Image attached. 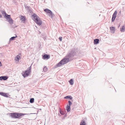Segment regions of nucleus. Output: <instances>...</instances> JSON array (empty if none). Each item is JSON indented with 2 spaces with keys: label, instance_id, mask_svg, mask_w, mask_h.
Returning <instances> with one entry per match:
<instances>
[{
  "label": "nucleus",
  "instance_id": "obj_31",
  "mask_svg": "<svg viewBox=\"0 0 125 125\" xmlns=\"http://www.w3.org/2000/svg\"><path fill=\"white\" fill-rule=\"evenodd\" d=\"M28 11L30 12H31L32 11L31 10V8L28 10Z\"/></svg>",
  "mask_w": 125,
  "mask_h": 125
},
{
  "label": "nucleus",
  "instance_id": "obj_8",
  "mask_svg": "<svg viewBox=\"0 0 125 125\" xmlns=\"http://www.w3.org/2000/svg\"><path fill=\"white\" fill-rule=\"evenodd\" d=\"M1 12L5 18H7L8 17L10 16V15L7 14L5 11L2 10L1 11Z\"/></svg>",
  "mask_w": 125,
  "mask_h": 125
},
{
  "label": "nucleus",
  "instance_id": "obj_2",
  "mask_svg": "<svg viewBox=\"0 0 125 125\" xmlns=\"http://www.w3.org/2000/svg\"><path fill=\"white\" fill-rule=\"evenodd\" d=\"M10 116L12 118L20 119L22 116L26 115L27 114L15 112L10 113Z\"/></svg>",
  "mask_w": 125,
  "mask_h": 125
},
{
  "label": "nucleus",
  "instance_id": "obj_20",
  "mask_svg": "<svg viewBox=\"0 0 125 125\" xmlns=\"http://www.w3.org/2000/svg\"><path fill=\"white\" fill-rule=\"evenodd\" d=\"M48 69L46 66H45L43 68V71L44 72H46L48 70Z\"/></svg>",
  "mask_w": 125,
  "mask_h": 125
},
{
  "label": "nucleus",
  "instance_id": "obj_36",
  "mask_svg": "<svg viewBox=\"0 0 125 125\" xmlns=\"http://www.w3.org/2000/svg\"><path fill=\"white\" fill-rule=\"evenodd\" d=\"M17 27V26H15V27Z\"/></svg>",
  "mask_w": 125,
  "mask_h": 125
},
{
  "label": "nucleus",
  "instance_id": "obj_15",
  "mask_svg": "<svg viewBox=\"0 0 125 125\" xmlns=\"http://www.w3.org/2000/svg\"><path fill=\"white\" fill-rule=\"evenodd\" d=\"M69 82L71 85H73V80L72 79H71L69 81Z\"/></svg>",
  "mask_w": 125,
  "mask_h": 125
},
{
  "label": "nucleus",
  "instance_id": "obj_11",
  "mask_svg": "<svg viewBox=\"0 0 125 125\" xmlns=\"http://www.w3.org/2000/svg\"><path fill=\"white\" fill-rule=\"evenodd\" d=\"M99 39H96L94 40V44H97L99 43Z\"/></svg>",
  "mask_w": 125,
  "mask_h": 125
},
{
  "label": "nucleus",
  "instance_id": "obj_28",
  "mask_svg": "<svg viewBox=\"0 0 125 125\" xmlns=\"http://www.w3.org/2000/svg\"><path fill=\"white\" fill-rule=\"evenodd\" d=\"M4 94V93H3L2 92H0V95H1L2 96H3Z\"/></svg>",
  "mask_w": 125,
  "mask_h": 125
},
{
  "label": "nucleus",
  "instance_id": "obj_6",
  "mask_svg": "<svg viewBox=\"0 0 125 125\" xmlns=\"http://www.w3.org/2000/svg\"><path fill=\"white\" fill-rule=\"evenodd\" d=\"M117 11L115 10L114 12L112 15V22H113L115 21L117 15Z\"/></svg>",
  "mask_w": 125,
  "mask_h": 125
},
{
  "label": "nucleus",
  "instance_id": "obj_24",
  "mask_svg": "<svg viewBox=\"0 0 125 125\" xmlns=\"http://www.w3.org/2000/svg\"><path fill=\"white\" fill-rule=\"evenodd\" d=\"M8 95H9V94H7V93H4V95H3L4 96L6 97H9L8 96Z\"/></svg>",
  "mask_w": 125,
  "mask_h": 125
},
{
  "label": "nucleus",
  "instance_id": "obj_12",
  "mask_svg": "<svg viewBox=\"0 0 125 125\" xmlns=\"http://www.w3.org/2000/svg\"><path fill=\"white\" fill-rule=\"evenodd\" d=\"M64 98L65 99H68L70 100H71L73 99L72 97L70 95L66 96L64 97Z\"/></svg>",
  "mask_w": 125,
  "mask_h": 125
},
{
  "label": "nucleus",
  "instance_id": "obj_30",
  "mask_svg": "<svg viewBox=\"0 0 125 125\" xmlns=\"http://www.w3.org/2000/svg\"><path fill=\"white\" fill-rule=\"evenodd\" d=\"M28 11L30 12H31L32 11L31 10V8L28 10Z\"/></svg>",
  "mask_w": 125,
  "mask_h": 125
},
{
  "label": "nucleus",
  "instance_id": "obj_3",
  "mask_svg": "<svg viewBox=\"0 0 125 125\" xmlns=\"http://www.w3.org/2000/svg\"><path fill=\"white\" fill-rule=\"evenodd\" d=\"M32 16L34 18V21L39 26L41 25L42 23V21L39 17L35 13H34Z\"/></svg>",
  "mask_w": 125,
  "mask_h": 125
},
{
  "label": "nucleus",
  "instance_id": "obj_17",
  "mask_svg": "<svg viewBox=\"0 0 125 125\" xmlns=\"http://www.w3.org/2000/svg\"><path fill=\"white\" fill-rule=\"evenodd\" d=\"M30 103H33L34 102V99L33 98H31L30 100Z\"/></svg>",
  "mask_w": 125,
  "mask_h": 125
},
{
  "label": "nucleus",
  "instance_id": "obj_22",
  "mask_svg": "<svg viewBox=\"0 0 125 125\" xmlns=\"http://www.w3.org/2000/svg\"><path fill=\"white\" fill-rule=\"evenodd\" d=\"M86 124L85 121H83L81 122L80 125H85Z\"/></svg>",
  "mask_w": 125,
  "mask_h": 125
},
{
  "label": "nucleus",
  "instance_id": "obj_25",
  "mask_svg": "<svg viewBox=\"0 0 125 125\" xmlns=\"http://www.w3.org/2000/svg\"><path fill=\"white\" fill-rule=\"evenodd\" d=\"M22 17L21 18V20H22V21H25L26 20V19L25 18V17L24 16H22Z\"/></svg>",
  "mask_w": 125,
  "mask_h": 125
},
{
  "label": "nucleus",
  "instance_id": "obj_4",
  "mask_svg": "<svg viewBox=\"0 0 125 125\" xmlns=\"http://www.w3.org/2000/svg\"><path fill=\"white\" fill-rule=\"evenodd\" d=\"M31 66L29 67L25 71L24 73H21L22 76L24 78L28 76L30 73L31 72Z\"/></svg>",
  "mask_w": 125,
  "mask_h": 125
},
{
  "label": "nucleus",
  "instance_id": "obj_18",
  "mask_svg": "<svg viewBox=\"0 0 125 125\" xmlns=\"http://www.w3.org/2000/svg\"><path fill=\"white\" fill-rule=\"evenodd\" d=\"M125 27L123 26L122 28L120 29V31L121 32H124L125 31Z\"/></svg>",
  "mask_w": 125,
  "mask_h": 125
},
{
  "label": "nucleus",
  "instance_id": "obj_23",
  "mask_svg": "<svg viewBox=\"0 0 125 125\" xmlns=\"http://www.w3.org/2000/svg\"><path fill=\"white\" fill-rule=\"evenodd\" d=\"M110 30L112 31H115V28L113 27H110Z\"/></svg>",
  "mask_w": 125,
  "mask_h": 125
},
{
  "label": "nucleus",
  "instance_id": "obj_21",
  "mask_svg": "<svg viewBox=\"0 0 125 125\" xmlns=\"http://www.w3.org/2000/svg\"><path fill=\"white\" fill-rule=\"evenodd\" d=\"M59 112L62 115H64L65 114V113L63 111H62L61 108H60V110H59Z\"/></svg>",
  "mask_w": 125,
  "mask_h": 125
},
{
  "label": "nucleus",
  "instance_id": "obj_34",
  "mask_svg": "<svg viewBox=\"0 0 125 125\" xmlns=\"http://www.w3.org/2000/svg\"><path fill=\"white\" fill-rule=\"evenodd\" d=\"M12 27H13V28H14V26H12Z\"/></svg>",
  "mask_w": 125,
  "mask_h": 125
},
{
  "label": "nucleus",
  "instance_id": "obj_14",
  "mask_svg": "<svg viewBox=\"0 0 125 125\" xmlns=\"http://www.w3.org/2000/svg\"><path fill=\"white\" fill-rule=\"evenodd\" d=\"M48 13L49 14V15L50 16V17H51V18H52L53 17V16L54 15V14L52 11L50 10V12L49 11Z\"/></svg>",
  "mask_w": 125,
  "mask_h": 125
},
{
  "label": "nucleus",
  "instance_id": "obj_27",
  "mask_svg": "<svg viewBox=\"0 0 125 125\" xmlns=\"http://www.w3.org/2000/svg\"><path fill=\"white\" fill-rule=\"evenodd\" d=\"M25 8L28 10H29V9L30 8V7L25 6Z\"/></svg>",
  "mask_w": 125,
  "mask_h": 125
},
{
  "label": "nucleus",
  "instance_id": "obj_33",
  "mask_svg": "<svg viewBox=\"0 0 125 125\" xmlns=\"http://www.w3.org/2000/svg\"><path fill=\"white\" fill-rule=\"evenodd\" d=\"M120 24L119 25L118 27V28H119L120 27Z\"/></svg>",
  "mask_w": 125,
  "mask_h": 125
},
{
  "label": "nucleus",
  "instance_id": "obj_13",
  "mask_svg": "<svg viewBox=\"0 0 125 125\" xmlns=\"http://www.w3.org/2000/svg\"><path fill=\"white\" fill-rule=\"evenodd\" d=\"M66 109L67 112H69L71 109L70 106V105H67V106L66 107Z\"/></svg>",
  "mask_w": 125,
  "mask_h": 125
},
{
  "label": "nucleus",
  "instance_id": "obj_26",
  "mask_svg": "<svg viewBox=\"0 0 125 125\" xmlns=\"http://www.w3.org/2000/svg\"><path fill=\"white\" fill-rule=\"evenodd\" d=\"M68 103L69 104H68V105H70V106L71 105H72V103L69 100L68 101Z\"/></svg>",
  "mask_w": 125,
  "mask_h": 125
},
{
  "label": "nucleus",
  "instance_id": "obj_35",
  "mask_svg": "<svg viewBox=\"0 0 125 125\" xmlns=\"http://www.w3.org/2000/svg\"><path fill=\"white\" fill-rule=\"evenodd\" d=\"M119 13L120 14L121 13V11H120V12H119Z\"/></svg>",
  "mask_w": 125,
  "mask_h": 125
},
{
  "label": "nucleus",
  "instance_id": "obj_7",
  "mask_svg": "<svg viewBox=\"0 0 125 125\" xmlns=\"http://www.w3.org/2000/svg\"><path fill=\"white\" fill-rule=\"evenodd\" d=\"M42 58L44 60H47L50 58V56L49 55L45 54L42 55Z\"/></svg>",
  "mask_w": 125,
  "mask_h": 125
},
{
  "label": "nucleus",
  "instance_id": "obj_29",
  "mask_svg": "<svg viewBox=\"0 0 125 125\" xmlns=\"http://www.w3.org/2000/svg\"><path fill=\"white\" fill-rule=\"evenodd\" d=\"M59 39L60 41H62V37H59Z\"/></svg>",
  "mask_w": 125,
  "mask_h": 125
},
{
  "label": "nucleus",
  "instance_id": "obj_19",
  "mask_svg": "<svg viewBox=\"0 0 125 125\" xmlns=\"http://www.w3.org/2000/svg\"><path fill=\"white\" fill-rule=\"evenodd\" d=\"M44 11L46 12L47 13H48L49 11L50 12V10L48 9H45L44 10Z\"/></svg>",
  "mask_w": 125,
  "mask_h": 125
},
{
  "label": "nucleus",
  "instance_id": "obj_10",
  "mask_svg": "<svg viewBox=\"0 0 125 125\" xmlns=\"http://www.w3.org/2000/svg\"><path fill=\"white\" fill-rule=\"evenodd\" d=\"M21 54H19L15 58V60L16 61H18L21 59Z\"/></svg>",
  "mask_w": 125,
  "mask_h": 125
},
{
  "label": "nucleus",
  "instance_id": "obj_5",
  "mask_svg": "<svg viewBox=\"0 0 125 125\" xmlns=\"http://www.w3.org/2000/svg\"><path fill=\"white\" fill-rule=\"evenodd\" d=\"M8 22H9V23L11 25L13 24V20L10 17V16L6 18Z\"/></svg>",
  "mask_w": 125,
  "mask_h": 125
},
{
  "label": "nucleus",
  "instance_id": "obj_1",
  "mask_svg": "<svg viewBox=\"0 0 125 125\" xmlns=\"http://www.w3.org/2000/svg\"><path fill=\"white\" fill-rule=\"evenodd\" d=\"M78 53H77L74 49L68 53L67 55L56 65L57 67H59L63 65L68 62L71 60L77 57Z\"/></svg>",
  "mask_w": 125,
  "mask_h": 125
},
{
  "label": "nucleus",
  "instance_id": "obj_37",
  "mask_svg": "<svg viewBox=\"0 0 125 125\" xmlns=\"http://www.w3.org/2000/svg\"><path fill=\"white\" fill-rule=\"evenodd\" d=\"M96 49V48H94V49Z\"/></svg>",
  "mask_w": 125,
  "mask_h": 125
},
{
  "label": "nucleus",
  "instance_id": "obj_16",
  "mask_svg": "<svg viewBox=\"0 0 125 125\" xmlns=\"http://www.w3.org/2000/svg\"><path fill=\"white\" fill-rule=\"evenodd\" d=\"M17 37V36L16 35L15 36H13L11 37L10 39V41H13V40H15V38Z\"/></svg>",
  "mask_w": 125,
  "mask_h": 125
},
{
  "label": "nucleus",
  "instance_id": "obj_9",
  "mask_svg": "<svg viewBox=\"0 0 125 125\" xmlns=\"http://www.w3.org/2000/svg\"><path fill=\"white\" fill-rule=\"evenodd\" d=\"M8 78V77L7 76H2L0 77V80H6Z\"/></svg>",
  "mask_w": 125,
  "mask_h": 125
},
{
  "label": "nucleus",
  "instance_id": "obj_32",
  "mask_svg": "<svg viewBox=\"0 0 125 125\" xmlns=\"http://www.w3.org/2000/svg\"><path fill=\"white\" fill-rule=\"evenodd\" d=\"M2 17V16L0 14V18H1Z\"/></svg>",
  "mask_w": 125,
  "mask_h": 125
}]
</instances>
